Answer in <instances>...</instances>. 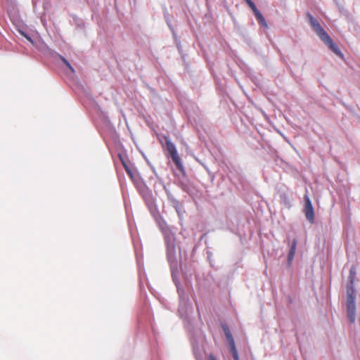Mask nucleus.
Wrapping results in <instances>:
<instances>
[{"instance_id": "obj_12", "label": "nucleus", "mask_w": 360, "mask_h": 360, "mask_svg": "<svg viewBox=\"0 0 360 360\" xmlns=\"http://www.w3.org/2000/svg\"><path fill=\"white\" fill-rule=\"evenodd\" d=\"M22 34L32 44H33V40L31 39L30 37H29L27 34H25V33L22 32Z\"/></svg>"}, {"instance_id": "obj_11", "label": "nucleus", "mask_w": 360, "mask_h": 360, "mask_svg": "<svg viewBox=\"0 0 360 360\" xmlns=\"http://www.w3.org/2000/svg\"><path fill=\"white\" fill-rule=\"evenodd\" d=\"M60 60L63 61V63L68 68V69L71 71V72L75 73V69L72 68V66L70 65V63L62 56H60Z\"/></svg>"}, {"instance_id": "obj_9", "label": "nucleus", "mask_w": 360, "mask_h": 360, "mask_svg": "<svg viewBox=\"0 0 360 360\" xmlns=\"http://www.w3.org/2000/svg\"><path fill=\"white\" fill-rule=\"evenodd\" d=\"M355 277H356V267L353 266L349 270V274L348 276V280L350 283L349 286H353V283L354 282Z\"/></svg>"}, {"instance_id": "obj_3", "label": "nucleus", "mask_w": 360, "mask_h": 360, "mask_svg": "<svg viewBox=\"0 0 360 360\" xmlns=\"http://www.w3.org/2000/svg\"><path fill=\"white\" fill-rule=\"evenodd\" d=\"M304 212L307 219L311 223L314 222V210L312 203L307 195H304Z\"/></svg>"}, {"instance_id": "obj_5", "label": "nucleus", "mask_w": 360, "mask_h": 360, "mask_svg": "<svg viewBox=\"0 0 360 360\" xmlns=\"http://www.w3.org/2000/svg\"><path fill=\"white\" fill-rule=\"evenodd\" d=\"M347 316L351 323L354 322L356 316L355 302H347Z\"/></svg>"}, {"instance_id": "obj_6", "label": "nucleus", "mask_w": 360, "mask_h": 360, "mask_svg": "<svg viewBox=\"0 0 360 360\" xmlns=\"http://www.w3.org/2000/svg\"><path fill=\"white\" fill-rule=\"evenodd\" d=\"M297 248V240L295 238L292 241L291 247L288 256V264H290L294 258V256L296 252Z\"/></svg>"}, {"instance_id": "obj_1", "label": "nucleus", "mask_w": 360, "mask_h": 360, "mask_svg": "<svg viewBox=\"0 0 360 360\" xmlns=\"http://www.w3.org/2000/svg\"><path fill=\"white\" fill-rule=\"evenodd\" d=\"M309 24L313 30L316 33L323 42L328 46V48L337 56H342L338 46L333 42V39L323 29L318 20L314 18L311 14H307Z\"/></svg>"}, {"instance_id": "obj_4", "label": "nucleus", "mask_w": 360, "mask_h": 360, "mask_svg": "<svg viewBox=\"0 0 360 360\" xmlns=\"http://www.w3.org/2000/svg\"><path fill=\"white\" fill-rule=\"evenodd\" d=\"M245 1L247 3V4L250 6V8L252 9V11L254 13V15L257 20V22L263 25L265 27H267V23L264 18V16L262 15L260 11L257 8L255 4L252 0H245Z\"/></svg>"}, {"instance_id": "obj_7", "label": "nucleus", "mask_w": 360, "mask_h": 360, "mask_svg": "<svg viewBox=\"0 0 360 360\" xmlns=\"http://www.w3.org/2000/svg\"><path fill=\"white\" fill-rule=\"evenodd\" d=\"M347 302H355L356 291L353 286H348L347 289Z\"/></svg>"}, {"instance_id": "obj_2", "label": "nucleus", "mask_w": 360, "mask_h": 360, "mask_svg": "<svg viewBox=\"0 0 360 360\" xmlns=\"http://www.w3.org/2000/svg\"><path fill=\"white\" fill-rule=\"evenodd\" d=\"M165 143L167 150H168L169 153L170 154V156L174 162V163L176 165V167L179 170L183 169V165L181 161V158L178 155L177 150L176 149V147L174 144L169 140L168 137H165Z\"/></svg>"}, {"instance_id": "obj_8", "label": "nucleus", "mask_w": 360, "mask_h": 360, "mask_svg": "<svg viewBox=\"0 0 360 360\" xmlns=\"http://www.w3.org/2000/svg\"><path fill=\"white\" fill-rule=\"evenodd\" d=\"M229 347L230 352L231 353L233 359L234 360H240L239 355L238 354V352H237V349H236V347L235 345V342L229 344Z\"/></svg>"}, {"instance_id": "obj_10", "label": "nucleus", "mask_w": 360, "mask_h": 360, "mask_svg": "<svg viewBox=\"0 0 360 360\" xmlns=\"http://www.w3.org/2000/svg\"><path fill=\"white\" fill-rule=\"evenodd\" d=\"M224 332H225V335L227 339L228 343L230 344V343L234 342L233 338L229 329V328L225 329Z\"/></svg>"}, {"instance_id": "obj_14", "label": "nucleus", "mask_w": 360, "mask_h": 360, "mask_svg": "<svg viewBox=\"0 0 360 360\" xmlns=\"http://www.w3.org/2000/svg\"><path fill=\"white\" fill-rule=\"evenodd\" d=\"M179 206H181V204H180V202H179V201H176V207H175L176 210H177V207H178Z\"/></svg>"}, {"instance_id": "obj_13", "label": "nucleus", "mask_w": 360, "mask_h": 360, "mask_svg": "<svg viewBox=\"0 0 360 360\" xmlns=\"http://www.w3.org/2000/svg\"><path fill=\"white\" fill-rule=\"evenodd\" d=\"M208 358H209V360H217L216 357L212 354H210L209 355Z\"/></svg>"}]
</instances>
